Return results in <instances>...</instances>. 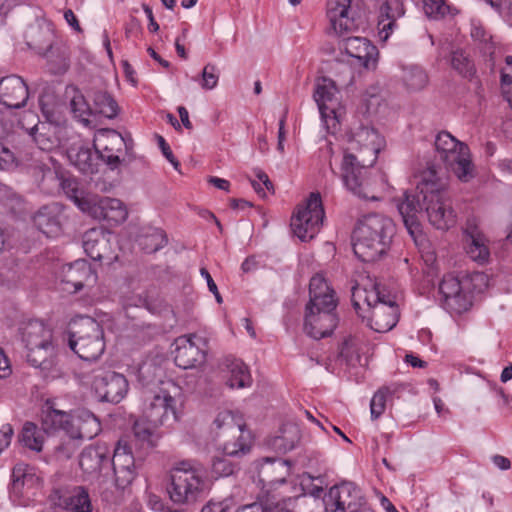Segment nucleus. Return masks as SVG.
Segmentation results:
<instances>
[{"mask_svg":"<svg viewBox=\"0 0 512 512\" xmlns=\"http://www.w3.org/2000/svg\"><path fill=\"white\" fill-rule=\"evenodd\" d=\"M446 173L430 165L420 176L415 192H405L397 208L405 228L414 241L422 235L418 215L425 212L429 222L437 229L448 230L456 223V214L447 196Z\"/></svg>","mask_w":512,"mask_h":512,"instance_id":"nucleus-1","label":"nucleus"},{"mask_svg":"<svg viewBox=\"0 0 512 512\" xmlns=\"http://www.w3.org/2000/svg\"><path fill=\"white\" fill-rule=\"evenodd\" d=\"M109 463L114 472L115 491L103 490L101 497L107 503L116 504L122 500L124 493L138 476L142 461L134 457L131 446L125 439L118 440L112 457L105 446L97 444L83 449L79 458L80 468L89 474L100 471Z\"/></svg>","mask_w":512,"mask_h":512,"instance_id":"nucleus-2","label":"nucleus"},{"mask_svg":"<svg viewBox=\"0 0 512 512\" xmlns=\"http://www.w3.org/2000/svg\"><path fill=\"white\" fill-rule=\"evenodd\" d=\"M362 148L359 155L345 153L341 163V179L345 188L361 199L377 200L372 195L368 173L380 151L381 138L372 127H361L354 135L352 144Z\"/></svg>","mask_w":512,"mask_h":512,"instance_id":"nucleus-3","label":"nucleus"},{"mask_svg":"<svg viewBox=\"0 0 512 512\" xmlns=\"http://www.w3.org/2000/svg\"><path fill=\"white\" fill-rule=\"evenodd\" d=\"M350 10L351 0H330L327 7L330 23L327 33L338 37L340 52L355 59L359 66L375 68L379 54L377 47L367 38L349 35L358 29L355 19L350 16Z\"/></svg>","mask_w":512,"mask_h":512,"instance_id":"nucleus-4","label":"nucleus"},{"mask_svg":"<svg viewBox=\"0 0 512 512\" xmlns=\"http://www.w3.org/2000/svg\"><path fill=\"white\" fill-rule=\"evenodd\" d=\"M395 234L396 225L390 217L378 213L365 215L352 233L354 254L362 262H375L387 254Z\"/></svg>","mask_w":512,"mask_h":512,"instance_id":"nucleus-5","label":"nucleus"},{"mask_svg":"<svg viewBox=\"0 0 512 512\" xmlns=\"http://www.w3.org/2000/svg\"><path fill=\"white\" fill-rule=\"evenodd\" d=\"M309 297L305 308V333L316 340L330 336L338 324L334 290L324 277L317 274L310 279Z\"/></svg>","mask_w":512,"mask_h":512,"instance_id":"nucleus-6","label":"nucleus"},{"mask_svg":"<svg viewBox=\"0 0 512 512\" xmlns=\"http://www.w3.org/2000/svg\"><path fill=\"white\" fill-rule=\"evenodd\" d=\"M19 333L27 362L43 371L50 370L56 363L59 346L52 327L43 320L29 319L21 323Z\"/></svg>","mask_w":512,"mask_h":512,"instance_id":"nucleus-7","label":"nucleus"},{"mask_svg":"<svg viewBox=\"0 0 512 512\" xmlns=\"http://www.w3.org/2000/svg\"><path fill=\"white\" fill-rule=\"evenodd\" d=\"M167 488L170 500L177 505H192L204 497L207 481L204 471L190 461L180 462L172 471Z\"/></svg>","mask_w":512,"mask_h":512,"instance_id":"nucleus-8","label":"nucleus"},{"mask_svg":"<svg viewBox=\"0 0 512 512\" xmlns=\"http://www.w3.org/2000/svg\"><path fill=\"white\" fill-rule=\"evenodd\" d=\"M70 349L84 361H95L105 351L104 330L91 317H81L69 330Z\"/></svg>","mask_w":512,"mask_h":512,"instance_id":"nucleus-9","label":"nucleus"},{"mask_svg":"<svg viewBox=\"0 0 512 512\" xmlns=\"http://www.w3.org/2000/svg\"><path fill=\"white\" fill-rule=\"evenodd\" d=\"M435 148L440 159L462 182L474 177V166L470 159L468 146L457 140L447 131L439 132L435 139Z\"/></svg>","mask_w":512,"mask_h":512,"instance_id":"nucleus-10","label":"nucleus"},{"mask_svg":"<svg viewBox=\"0 0 512 512\" xmlns=\"http://www.w3.org/2000/svg\"><path fill=\"white\" fill-rule=\"evenodd\" d=\"M325 218L321 195L310 193L304 206H299L291 218L293 233L303 242L313 239L320 231Z\"/></svg>","mask_w":512,"mask_h":512,"instance_id":"nucleus-11","label":"nucleus"},{"mask_svg":"<svg viewBox=\"0 0 512 512\" xmlns=\"http://www.w3.org/2000/svg\"><path fill=\"white\" fill-rule=\"evenodd\" d=\"M142 416L153 425L169 426L178 420L176 399L160 388L143 392Z\"/></svg>","mask_w":512,"mask_h":512,"instance_id":"nucleus-12","label":"nucleus"},{"mask_svg":"<svg viewBox=\"0 0 512 512\" xmlns=\"http://www.w3.org/2000/svg\"><path fill=\"white\" fill-rule=\"evenodd\" d=\"M213 430L219 437L232 436V439L223 442L226 456H237L249 451L250 446L243 437L242 425L236 421L231 411L225 410L217 414L213 421Z\"/></svg>","mask_w":512,"mask_h":512,"instance_id":"nucleus-13","label":"nucleus"},{"mask_svg":"<svg viewBox=\"0 0 512 512\" xmlns=\"http://www.w3.org/2000/svg\"><path fill=\"white\" fill-rule=\"evenodd\" d=\"M42 480L34 467L17 463L11 474L10 498L18 505L26 506L41 487Z\"/></svg>","mask_w":512,"mask_h":512,"instance_id":"nucleus-14","label":"nucleus"},{"mask_svg":"<svg viewBox=\"0 0 512 512\" xmlns=\"http://www.w3.org/2000/svg\"><path fill=\"white\" fill-rule=\"evenodd\" d=\"M175 364L182 369L196 368L206 361L208 341L197 334L182 335L175 340Z\"/></svg>","mask_w":512,"mask_h":512,"instance_id":"nucleus-15","label":"nucleus"},{"mask_svg":"<svg viewBox=\"0 0 512 512\" xmlns=\"http://www.w3.org/2000/svg\"><path fill=\"white\" fill-rule=\"evenodd\" d=\"M91 385L100 401L114 404L122 401L129 389L123 374L102 369L95 371Z\"/></svg>","mask_w":512,"mask_h":512,"instance_id":"nucleus-16","label":"nucleus"},{"mask_svg":"<svg viewBox=\"0 0 512 512\" xmlns=\"http://www.w3.org/2000/svg\"><path fill=\"white\" fill-rule=\"evenodd\" d=\"M363 504L364 498L352 482L334 485L323 496L326 512H358Z\"/></svg>","mask_w":512,"mask_h":512,"instance_id":"nucleus-17","label":"nucleus"},{"mask_svg":"<svg viewBox=\"0 0 512 512\" xmlns=\"http://www.w3.org/2000/svg\"><path fill=\"white\" fill-rule=\"evenodd\" d=\"M290 462L281 458H265L258 468V482L262 485L265 498L275 492L277 485H283L290 475ZM283 495L282 493H278Z\"/></svg>","mask_w":512,"mask_h":512,"instance_id":"nucleus-18","label":"nucleus"},{"mask_svg":"<svg viewBox=\"0 0 512 512\" xmlns=\"http://www.w3.org/2000/svg\"><path fill=\"white\" fill-rule=\"evenodd\" d=\"M84 211L97 220H104L110 224H119L126 220L127 210L123 203L116 198L100 197L89 198L83 203Z\"/></svg>","mask_w":512,"mask_h":512,"instance_id":"nucleus-19","label":"nucleus"},{"mask_svg":"<svg viewBox=\"0 0 512 512\" xmlns=\"http://www.w3.org/2000/svg\"><path fill=\"white\" fill-rule=\"evenodd\" d=\"M439 292L445 307L457 314L467 311L472 305L469 295L462 290L460 280L453 274L443 276Z\"/></svg>","mask_w":512,"mask_h":512,"instance_id":"nucleus-20","label":"nucleus"},{"mask_svg":"<svg viewBox=\"0 0 512 512\" xmlns=\"http://www.w3.org/2000/svg\"><path fill=\"white\" fill-rule=\"evenodd\" d=\"M73 418L74 413L60 409L55 400L47 399L42 407L41 425L45 433L63 431L68 436Z\"/></svg>","mask_w":512,"mask_h":512,"instance_id":"nucleus-21","label":"nucleus"},{"mask_svg":"<svg viewBox=\"0 0 512 512\" xmlns=\"http://www.w3.org/2000/svg\"><path fill=\"white\" fill-rule=\"evenodd\" d=\"M35 168L42 174V185L46 180L54 182L80 210L84 211L85 208L82 204L88 203L89 199L82 197L83 192L79 188V183L75 178L60 176L55 170L43 162H40Z\"/></svg>","mask_w":512,"mask_h":512,"instance_id":"nucleus-22","label":"nucleus"},{"mask_svg":"<svg viewBox=\"0 0 512 512\" xmlns=\"http://www.w3.org/2000/svg\"><path fill=\"white\" fill-rule=\"evenodd\" d=\"M28 96V87L21 77L10 75L0 80V103L5 107L19 109L26 105Z\"/></svg>","mask_w":512,"mask_h":512,"instance_id":"nucleus-23","label":"nucleus"},{"mask_svg":"<svg viewBox=\"0 0 512 512\" xmlns=\"http://www.w3.org/2000/svg\"><path fill=\"white\" fill-rule=\"evenodd\" d=\"M96 273L91 265L84 259H78L62 268V283L67 285L66 290L80 291L89 281L95 282Z\"/></svg>","mask_w":512,"mask_h":512,"instance_id":"nucleus-24","label":"nucleus"},{"mask_svg":"<svg viewBox=\"0 0 512 512\" xmlns=\"http://www.w3.org/2000/svg\"><path fill=\"white\" fill-rule=\"evenodd\" d=\"M398 320V305L394 297L388 296L385 302L375 305L371 310L369 326L376 332L385 333L394 328Z\"/></svg>","mask_w":512,"mask_h":512,"instance_id":"nucleus-25","label":"nucleus"},{"mask_svg":"<svg viewBox=\"0 0 512 512\" xmlns=\"http://www.w3.org/2000/svg\"><path fill=\"white\" fill-rule=\"evenodd\" d=\"M69 162L83 174L98 172L100 156L83 141L72 143L66 150Z\"/></svg>","mask_w":512,"mask_h":512,"instance_id":"nucleus-26","label":"nucleus"},{"mask_svg":"<svg viewBox=\"0 0 512 512\" xmlns=\"http://www.w3.org/2000/svg\"><path fill=\"white\" fill-rule=\"evenodd\" d=\"M463 237L467 255L479 264L487 263L490 258L488 240L479 228L468 221L463 230Z\"/></svg>","mask_w":512,"mask_h":512,"instance_id":"nucleus-27","label":"nucleus"},{"mask_svg":"<svg viewBox=\"0 0 512 512\" xmlns=\"http://www.w3.org/2000/svg\"><path fill=\"white\" fill-rule=\"evenodd\" d=\"M83 248L88 257L94 261H107L113 259L111 245L107 234L102 229H90L83 236Z\"/></svg>","mask_w":512,"mask_h":512,"instance_id":"nucleus-28","label":"nucleus"},{"mask_svg":"<svg viewBox=\"0 0 512 512\" xmlns=\"http://www.w3.org/2000/svg\"><path fill=\"white\" fill-rule=\"evenodd\" d=\"M101 431L100 420L89 410L74 412L73 424L68 430V437L78 440H91Z\"/></svg>","mask_w":512,"mask_h":512,"instance_id":"nucleus-29","label":"nucleus"},{"mask_svg":"<svg viewBox=\"0 0 512 512\" xmlns=\"http://www.w3.org/2000/svg\"><path fill=\"white\" fill-rule=\"evenodd\" d=\"M62 209L58 203H49L40 207L33 216V223L47 237H52L61 231Z\"/></svg>","mask_w":512,"mask_h":512,"instance_id":"nucleus-30","label":"nucleus"},{"mask_svg":"<svg viewBox=\"0 0 512 512\" xmlns=\"http://www.w3.org/2000/svg\"><path fill=\"white\" fill-rule=\"evenodd\" d=\"M337 93L338 89L333 80L323 77L317 81L313 97L322 118L335 116V109L338 105Z\"/></svg>","mask_w":512,"mask_h":512,"instance_id":"nucleus-31","label":"nucleus"},{"mask_svg":"<svg viewBox=\"0 0 512 512\" xmlns=\"http://www.w3.org/2000/svg\"><path fill=\"white\" fill-rule=\"evenodd\" d=\"M223 366L228 373L226 384L230 388L241 389L252 385L249 368L242 360L227 356L223 360Z\"/></svg>","mask_w":512,"mask_h":512,"instance_id":"nucleus-32","label":"nucleus"},{"mask_svg":"<svg viewBox=\"0 0 512 512\" xmlns=\"http://www.w3.org/2000/svg\"><path fill=\"white\" fill-rule=\"evenodd\" d=\"M55 505L64 512H92V504L88 493L81 487L59 493Z\"/></svg>","mask_w":512,"mask_h":512,"instance_id":"nucleus-33","label":"nucleus"},{"mask_svg":"<svg viewBox=\"0 0 512 512\" xmlns=\"http://www.w3.org/2000/svg\"><path fill=\"white\" fill-rule=\"evenodd\" d=\"M405 13L403 3L400 0H388L380 7L378 29L383 39H387L396 27V20Z\"/></svg>","mask_w":512,"mask_h":512,"instance_id":"nucleus-34","label":"nucleus"},{"mask_svg":"<svg viewBox=\"0 0 512 512\" xmlns=\"http://www.w3.org/2000/svg\"><path fill=\"white\" fill-rule=\"evenodd\" d=\"M26 131L42 151H51L59 144L56 128L49 123H40L38 121L34 126L26 129Z\"/></svg>","mask_w":512,"mask_h":512,"instance_id":"nucleus-35","label":"nucleus"},{"mask_svg":"<svg viewBox=\"0 0 512 512\" xmlns=\"http://www.w3.org/2000/svg\"><path fill=\"white\" fill-rule=\"evenodd\" d=\"M158 427H160V425H153L142 416L133 424V436L142 448L152 449L161 438Z\"/></svg>","mask_w":512,"mask_h":512,"instance_id":"nucleus-36","label":"nucleus"},{"mask_svg":"<svg viewBox=\"0 0 512 512\" xmlns=\"http://www.w3.org/2000/svg\"><path fill=\"white\" fill-rule=\"evenodd\" d=\"M388 296L390 295L382 292L377 284H375L370 290L358 285L352 287V303L358 314L361 309V301L366 303L367 306L373 310L375 305L385 302Z\"/></svg>","mask_w":512,"mask_h":512,"instance_id":"nucleus-37","label":"nucleus"},{"mask_svg":"<svg viewBox=\"0 0 512 512\" xmlns=\"http://www.w3.org/2000/svg\"><path fill=\"white\" fill-rule=\"evenodd\" d=\"M44 432L33 422H26L19 435V442L32 451L41 452L44 444Z\"/></svg>","mask_w":512,"mask_h":512,"instance_id":"nucleus-38","label":"nucleus"},{"mask_svg":"<svg viewBox=\"0 0 512 512\" xmlns=\"http://www.w3.org/2000/svg\"><path fill=\"white\" fill-rule=\"evenodd\" d=\"M93 115L99 114L112 119L118 114V104L106 91L98 90L93 93Z\"/></svg>","mask_w":512,"mask_h":512,"instance_id":"nucleus-39","label":"nucleus"},{"mask_svg":"<svg viewBox=\"0 0 512 512\" xmlns=\"http://www.w3.org/2000/svg\"><path fill=\"white\" fill-rule=\"evenodd\" d=\"M425 15L434 20L442 19L446 15H455L458 11L446 4L445 0H423Z\"/></svg>","mask_w":512,"mask_h":512,"instance_id":"nucleus-40","label":"nucleus"},{"mask_svg":"<svg viewBox=\"0 0 512 512\" xmlns=\"http://www.w3.org/2000/svg\"><path fill=\"white\" fill-rule=\"evenodd\" d=\"M451 66L465 78H472L476 73L473 61L463 50H455L452 52Z\"/></svg>","mask_w":512,"mask_h":512,"instance_id":"nucleus-41","label":"nucleus"},{"mask_svg":"<svg viewBox=\"0 0 512 512\" xmlns=\"http://www.w3.org/2000/svg\"><path fill=\"white\" fill-rule=\"evenodd\" d=\"M167 243L168 239L166 233L159 228L153 229L140 241V245L146 253H155L166 246Z\"/></svg>","mask_w":512,"mask_h":512,"instance_id":"nucleus-42","label":"nucleus"},{"mask_svg":"<svg viewBox=\"0 0 512 512\" xmlns=\"http://www.w3.org/2000/svg\"><path fill=\"white\" fill-rule=\"evenodd\" d=\"M403 80L408 90L416 92L426 87L428 75L422 68L415 66L405 70Z\"/></svg>","mask_w":512,"mask_h":512,"instance_id":"nucleus-43","label":"nucleus"},{"mask_svg":"<svg viewBox=\"0 0 512 512\" xmlns=\"http://www.w3.org/2000/svg\"><path fill=\"white\" fill-rule=\"evenodd\" d=\"M99 146H103L104 151L122 152L128 149V143L125 138L115 130H107L99 139Z\"/></svg>","mask_w":512,"mask_h":512,"instance_id":"nucleus-44","label":"nucleus"},{"mask_svg":"<svg viewBox=\"0 0 512 512\" xmlns=\"http://www.w3.org/2000/svg\"><path fill=\"white\" fill-rule=\"evenodd\" d=\"M70 108L74 116L81 122L89 123V117L93 115L92 107L77 89H75V94L70 100Z\"/></svg>","mask_w":512,"mask_h":512,"instance_id":"nucleus-45","label":"nucleus"},{"mask_svg":"<svg viewBox=\"0 0 512 512\" xmlns=\"http://www.w3.org/2000/svg\"><path fill=\"white\" fill-rule=\"evenodd\" d=\"M323 488L322 487H314L311 491V495L301 494L297 496H291L292 499H295L299 507L298 512H303L302 507L307 506L309 508H318L320 509L323 505Z\"/></svg>","mask_w":512,"mask_h":512,"instance_id":"nucleus-46","label":"nucleus"},{"mask_svg":"<svg viewBox=\"0 0 512 512\" xmlns=\"http://www.w3.org/2000/svg\"><path fill=\"white\" fill-rule=\"evenodd\" d=\"M391 395V391L387 387H382L376 391L370 401L371 419H378L385 411L387 397Z\"/></svg>","mask_w":512,"mask_h":512,"instance_id":"nucleus-47","label":"nucleus"},{"mask_svg":"<svg viewBox=\"0 0 512 512\" xmlns=\"http://www.w3.org/2000/svg\"><path fill=\"white\" fill-rule=\"evenodd\" d=\"M280 500L276 494H269L264 501L254 502L240 507L237 512H272V509L279 508Z\"/></svg>","mask_w":512,"mask_h":512,"instance_id":"nucleus-48","label":"nucleus"},{"mask_svg":"<svg viewBox=\"0 0 512 512\" xmlns=\"http://www.w3.org/2000/svg\"><path fill=\"white\" fill-rule=\"evenodd\" d=\"M236 469L237 465L225 456L215 457L212 461L211 471L215 477H228L233 475Z\"/></svg>","mask_w":512,"mask_h":512,"instance_id":"nucleus-49","label":"nucleus"},{"mask_svg":"<svg viewBox=\"0 0 512 512\" xmlns=\"http://www.w3.org/2000/svg\"><path fill=\"white\" fill-rule=\"evenodd\" d=\"M218 81L219 71L217 67L211 63L205 65L201 73L200 86L205 90H212L217 86Z\"/></svg>","mask_w":512,"mask_h":512,"instance_id":"nucleus-50","label":"nucleus"},{"mask_svg":"<svg viewBox=\"0 0 512 512\" xmlns=\"http://www.w3.org/2000/svg\"><path fill=\"white\" fill-rule=\"evenodd\" d=\"M14 153L0 141V170H10L17 165Z\"/></svg>","mask_w":512,"mask_h":512,"instance_id":"nucleus-51","label":"nucleus"},{"mask_svg":"<svg viewBox=\"0 0 512 512\" xmlns=\"http://www.w3.org/2000/svg\"><path fill=\"white\" fill-rule=\"evenodd\" d=\"M95 152L100 156V160L104 161L111 169H115L121 163L120 153L116 151H104L103 146L95 145Z\"/></svg>","mask_w":512,"mask_h":512,"instance_id":"nucleus-52","label":"nucleus"},{"mask_svg":"<svg viewBox=\"0 0 512 512\" xmlns=\"http://www.w3.org/2000/svg\"><path fill=\"white\" fill-rule=\"evenodd\" d=\"M157 139H158V145L162 151V154L164 155V157L173 165V167L178 170L179 166H180V163L179 161L176 159V157L173 155L172 153V150L169 146V144L166 142V140L158 135L157 136Z\"/></svg>","mask_w":512,"mask_h":512,"instance_id":"nucleus-53","label":"nucleus"},{"mask_svg":"<svg viewBox=\"0 0 512 512\" xmlns=\"http://www.w3.org/2000/svg\"><path fill=\"white\" fill-rule=\"evenodd\" d=\"M13 428L10 424H5L0 429V454L4 449H6L10 443L13 436Z\"/></svg>","mask_w":512,"mask_h":512,"instance_id":"nucleus-54","label":"nucleus"},{"mask_svg":"<svg viewBox=\"0 0 512 512\" xmlns=\"http://www.w3.org/2000/svg\"><path fill=\"white\" fill-rule=\"evenodd\" d=\"M201 276L207 281V285L209 288V291L212 292L217 300L218 303L222 302V297L218 291L217 285L214 282L213 278L211 277L210 273L206 268L200 269Z\"/></svg>","mask_w":512,"mask_h":512,"instance_id":"nucleus-55","label":"nucleus"},{"mask_svg":"<svg viewBox=\"0 0 512 512\" xmlns=\"http://www.w3.org/2000/svg\"><path fill=\"white\" fill-rule=\"evenodd\" d=\"M142 7H143V10H144L148 20H149L148 30L151 33H156L159 30V24L156 22V20L154 18L152 9L147 4H143Z\"/></svg>","mask_w":512,"mask_h":512,"instance_id":"nucleus-56","label":"nucleus"},{"mask_svg":"<svg viewBox=\"0 0 512 512\" xmlns=\"http://www.w3.org/2000/svg\"><path fill=\"white\" fill-rule=\"evenodd\" d=\"M201 512H230V509L223 502H209L202 508Z\"/></svg>","mask_w":512,"mask_h":512,"instance_id":"nucleus-57","label":"nucleus"},{"mask_svg":"<svg viewBox=\"0 0 512 512\" xmlns=\"http://www.w3.org/2000/svg\"><path fill=\"white\" fill-rule=\"evenodd\" d=\"M491 460L500 470L505 471L511 468V461L505 456L496 454L492 456Z\"/></svg>","mask_w":512,"mask_h":512,"instance_id":"nucleus-58","label":"nucleus"},{"mask_svg":"<svg viewBox=\"0 0 512 512\" xmlns=\"http://www.w3.org/2000/svg\"><path fill=\"white\" fill-rule=\"evenodd\" d=\"M11 374V368L9 366L8 359L3 354L0 348V378H6Z\"/></svg>","mask_w":512,"mask_h":512,"instance_id":"nucleus-59","label":"nucleus"},{"mask_svg":"<svg viewBox=\"0 0 512 512\" xmlns=\"http://www.w3.org/2000/svg\"><path fill=\"white\" fill-rule=\"evenodd\" d=\"M257 267H258V261L256 260V258L254 256L247 257L241 265V269L244 273L252 272V271L256 270Z\"/></svg>","mask_w":512,"mask_h":512,"instance_id":"nucleus-60","label":"nucleus"},{"mask_svg":"<svg viewBox=\"0 0 512 512\" xmlns=\"http://www.w3.org/2000/svg\"><path fill=\"white\" fill-rule=\"evenodd\" d=\"M208 182L213 186L217 187L218 189L229 191L230 182L226 179L210 176Z\"/></svg>","mask_w":512,"mask_h":512,"instance_id":"nucleus-61","label":"nucleus"},{"mask_svg":"<svg viewBox=\"0 0 512 512\" xmlns=\"http://www.w3.org/2000/svg\"><path fill=\"white\" fill-rule=\"evenodd\" d=\"M64 18L65 20L67 21V23L73 27L75 30L77 31H80L81 28H80V25H79V22L74 14V12L71 10V9H67L65 12H64Z\"/></svg>","mask_w":512,"mask_h":512,"instance_id":"nucleus-62","label":"nucleus"},{"mask_svg":"<svg viewBox=\"0 0 512 512\" xmlns=\"http://www.w3.org/2000/svg\"><path fill=\"white\" fill-rule=\"evenodd\" d=\"M500 83L504 94H507V89L512 85V75L506 73L504 70H501L500 75Z\"/></svg>","mask_w":512,"mask_h":512,"instance_id":"nucleus-63","label":"nucleus"},{"mask_svg":"<svg viewBox=\"0 0 512 512\" xmlns=\"http://www.w3.org/2000/svg\"><path fill=\"white\" fill-rule=\"evenodd\" d=\"M177 111H178V114H179V117L181 119L183 126L187 129H191L192 123L189 120L188 110L184 106H179Z\"/></svg>","mask_w":512,"mask_h":512,"instance_id":"nucleus-64","label":"nucleus"}]
</instances>
